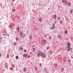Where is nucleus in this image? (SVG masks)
<instances>
[{"label":"nucleus","instance_id":"11","mask_svg":"<svg viewBox=\"0 0 73 73\" xmlns=\"http://www.w3.org/2000/svg\"><path fill=\"white\" fill-rule=\"evenodd\" d=\"M21 35L22 37H24L25 36V34L24 33L22 34Z\"/></svg>","mask_w":73,"mask_h":73},{"label":"nucleus","instance_id":"9","mask_svg":"<svg viewBox=\"0 0 73 73\" xmlns=\"http://www.w3.org/2000/svg\"><path fill=\"white\" fill-rule=\"evenodd\" d=\"M19 49L20 50H23V48L22 47H21V48H19Z\"/></svg>","mask_w":73,"mask_h":73},{"label":"nucleus","instance_id":"47","mask_svg":"<svg viewBox=\"0 0 73 73\" xmlns=\"http://www.w3.org/2000/svg\"><path fill=\"white\" fill-rule=\"evenodd\" d=\"M7 36H9V34H7Z\"/></svg>","mask_w":73,"mask_h":73},{"label":"nucleus","instance_id":"24","mask_svg":"<svg viewBox=\"0 0 73 73\" xmlns=\"http://www.w3.org/2000/svg\"><path fill=\"white\" fill-rule=\"evenodd\" d=\"M57 66V64H56L54 65V66H55V67H56V66Z\"/></svg>","mask_w":73,"mask_h":73},{"label":"nucleus","instance_id":"20","mask_svg":"<svg viewBox=\"0 0 73 73\" xmlns=\"http://www.w3.org/2000/svg\"><path fill=\"white\" fill-rule=\"evenodd\" d=\"M15 64H12V68H14V67H15Z\"/></svg>","mask_w":73,"mask_h":73},{"label":"nucleus","instance_id":"28","mask_svg":"<svg viewBox=\"0 0 73 73\" xmlns=\"http://www.w3.org/2000/svg\"><path fill=\"white\" fill-rule=\"evenodd\" d=\"M39 21H40V22H41V18H39Z\"/></svg>","mask_w":73,"mask_h":73},{"label":"nucleus","instance_id":"53","mask_svg":"<svg viewBox=\"0 0 73 73\" xmlns=\"http://www.w3.org/2000/svg\"><path fill=\"white\" fill-rule=\"evenodd\" d=\"M44 70H46V68H44Z\"/></svg>","mask_w":73,"mask_h":73},{"label":"nucleus","instance_id":"5","mask_svg":"<svg viewBox=\"0 0 73 73\" xmlns=\"http://www.w3.org/2000/svg\"><path fill=\"white\" fill-rule=\"evenodd\" d=\"M3 33L4 35H5H5H6V32H5V31H4L3 32Z\"/></svg>","mask_w":73,"mask_h":73},{"label":"nucleus","instance_id":"60","mask_svg":"<svg viewBox=\"0 0 73 73\" xmlns=\"http://www.w3.org/2000/svg\"><path fill=\"white\" fill-rule=\"evenodd\" d=\"M45 6H46V5H45Z\"/></svg>","mask_w":73,"mask_h":73},{"label":"nucleus","instance_id":"51","mask_svg":"<svg viewBox=\"0 0 73 73\" xmlns=\"http://www.w3.org/2000/svg\"><path fill=\"white\" fill-rule=\"evenodd\" d=\"M41 3H39V5H41Z\"/></svg>","mask_w":73,"mask_h":73},{"label":"nucleus","instance_id":"18","mask_svg":"<svg viewBox=\"0 0 73 73\" xmlns=\"http://www.w3.org/2000/svg\"><path fill=\"white\" fill-rule=\"evenodd\" d=\"M10 70H13V68H10Z\"/></svg>","mask_w":73,"mask_h":73},{"label":"nucleus","instance_id":"61","mask_svg":"<svg viewBox=\"0 0 73 73\" xmlns=\"http://www.w3.org/2000/svg\"><path fill=\"white\" fill-rule=\"evenodd\" d=\"M48 21V20H47V21Z\"/></svg>","mask_w":73,"mask_h":73},{"label":"nucleus","instance_id":"45","mask_svg":"<svg viewBox=\"0 0 73 73\" xmlns=\"http://www.w3.org/2000/svg\"><path fill=\"white\" fill-rule=\"evenodd\" d=\"M49 38L50 39H51V36H50V37H49Z\"/></svg>","mask_w":73,"mask_h":73},{"label":"nucleus","instance_id":"23","mask_svg":"<svg viewBox=\"0 0 73 73\" xmlns=\"http://www.w3.org/2000/svg\"><path fill=\"white\" fill-rule=\"evenodd\" d=\"M30 40H31L32 39V35H30Z\"/></svg>","mask_w":73,"mask_h":73},{"label":"nucleus","instance_id":"15","mask_svg":"<svg viewBox=\"0 0 73 73\" xmlns=\"http://www.w3.org/2000/svg\"><path fill=\"white\" fill-rule=\"evenodd\" d=\"M16 60H18V59L19 58V57L18 56H16Z\"/></svg>","mask_w":73,"mask_h":73},{"label":"nucleus","instance_id":"22","mask_svg":"<svg viewBox=\"0 0 73 73\" xmlns=\"http://www.w3.org/2000/svg\"><path fill=\"white\" fill-rule=\"evenodd\" d=\"M52 27H54V23H53L52 24Z\"/></svg>","mask_w":73,"mask_h":73},{"label":"nucleus","instance_id":"58","mask_svg":"<svg viewBox=\"0 0 73 73\" xmlns=\"http://www.w3.org/2000/svg\"><path fill=\"white\" fill-rule=\"evenodd\" d=\"M12 1H14V0H12Z\"/></svg>","mask_w":73,"mask_h":73},{"label":"nucleus","instance_id":"41","mask_svg":"<svg viewBox=\"0 0 73 73\" xmlns=\"http://www.w3.org/2000/svg\"><path fill=\"white\" fill-rule=\"evenodd\" d=\"M64 1H65V0H63L62 1V2H64Z\"/></svg>","mask_w":73,"mask_h":73},{"label":"nucleus","instance_id":"56","mask_svg":"<svg viewBox=\"0 0 73 73\" xmlns=\"http://www.w3.org/2000/svg\"><path fill=\"white\" fill-rule=\"evenodd\" d=\"M34 37H36V35L35 36H34Z\"/></svg>","mask_w":73,"mask_h":73},{"label":"nucleus","instance_id":"7","mask_svg":"<svg viewBox=\"0 0 73 73\" xmlns=\"http://www.w3.org/2000/svg\"><path fill=\"white\" fill-rule=\"evenodd\" d=\"M53 16H54V18L55 19H57L56 15H53Z\"/></svg>","mask_w":73,"mask_h":73},{"label":"nucleus","instance_id":"33","mask_svg":"<svg viewBox=\"0 0 73 73\" xmlns=\"http://www.w3.org/2000/svg\"><path fill=\"white\" fill-rule=\"evenodd\" d=\"M12 11H13L15 12V9H13Z\"/></svg>","mask_w":73,"mask_h":73},{"label":"nucleus","instance_id":"26","mask_svg":"<svg viewBox=\"0 0 73 73\" xmlns=\"http://www.w3.org/2000/svg\"><path fill=\"white\" fill-rule=\"evenodd\" d=\"M70 38L71 40H72V39H73V37L72 36H71L70 37Z\"/></svg>","mask_w":73,"mask_h":73},{"label":"nucleus","instance_id":"43","mask_svg":"<svg viewBox=\"0 0 73 73\" xmlns=\"http://www.w3.org/2000/svg\"><path fill=\"white\" fill-rule=\"evenodd\" d=\"M69 62H70V61H71V60L69 59Z\"/></svg>","mask_w":73,"mask_h":73},{"label":"nucleus","instance_id":"50","mask_svg":"<svg viewBox=\"0 0 73 73\" xmlns=\"http://www.w3.org/2000/svg\"><path fill=\"white\" fill-rule=\"evenodd\" d=\"M1 56V53H0V56Z\"/></svg>","mask_w":73,"mask_h":73},{"label":"nucleus","instance_id":"8","mask_svg":"<svg viewBox=\"0 0 73 73\" xmlns=\"http://www.w3.org/2000/svg\"><path fill=\"white\" fill-rule=\"evenodd\" d=\"M45 42V41L44 40H43L42 41V44H44V43Z\"/></svg>","mask_w":73,"mask_h":73},{"label":"nucleus","instance_id":"6","mask_svg":"<svg viewBox=\"0 0 73 73\" xmlns=\"http://www.w3.org/2000/svg\"><path fill=\"white\" fill-rule=\"evenodd\" d=\"M71 5V3L70 2H69L68 3V7H70V6Z\"/></svg>","mask_w":73,"mask_h":73},{"label":"nucleus","instance_id":"57","mask_svg":"<svg viewBox=\"0 0 73 73\" xmlns=\"http://www.w3.org/2000/svg\"><path fill=\"white\" fill-rule=\"evenodd\" d=\"M7 65H6V67H7Z\"/></svg>","mask_w":73,"mask_h":73},{"label":"nucleus","instance_id":"48","mask_svg":"<svg viewBox=\"0 0 73 73\" xmlns=\"http://www.w3.org/2000/svg\"><path fill=\"white\" fill-rule=\"evenodd\" d=\"M57 23V22H56V21H55L54 22V23Z\"/></svg>","mask_w":73,"mask_h":73},{"label":"nucleus","instance_id":"32","mask_svg":"<svg viewBox=\"0 0 73 73\" xmlns=\"http://www.w3.org/2000/svg\"><path fill=\"white\" fill-rule=\"evenodd\" d=\"M20 34H21V35H22V34H23V32H20Z\"/></svg>","mask_w":73,"mask_h":73},{"label":"nucleus","instance_id":"54","mask_svg":"<svg viewBox=\"0 0 73 73\" xmlns=\"http://www.w3.org/2000/svg\"><path fill=\"white\" fill-rule=\"evenodd\" d=\"M11 5H13V3H11Z\"/></svg>","mask_w":73,"mask_h":73},{"label":"nucleus","instance_id":"2","mask_svg":"<svg viewBox=\"0 0 73 73\" xmlns=\"http://www.w3.org/2000/svg\"><path fill=\"white\" fill-rule=\"evenodd\" d=\"M42 54V52H41V51H39L38 52V55H37V57H39V56H41V55Z\"/></svg>","mask_w":73,"mask_h":73},{"label":"nucleus","instance_id":"30","mask_svg":"<svg viewBox=\"0 0 73 73\" xmlns=\"http://www.w3.org/2000/svg\"><path fill=\"white\" fill-rule=\"evenodd\" d=\"M62 72L64 71V68H62L61 69Z\"/></svg>","mask_w":73,"mask_h":73},{"label":"nucleus","instance_id":"14","mask_svg":"<svg viewBox=\"0 0 73 73\" xmlns=\"http://www.w3.org/2000/svg\"><path fill=\"white\" fill-rule=\"evenodd\" d=\"M55 28V27H53V26L52 27L50 28V29H53L54 28Z\"/></svg>","mask_w":73,"mask_h":73},{"label":"nucleus","instance_id":"31","mask_svg":"<svg viewBox=\"0 0 73 73\" xmlns=\"http://www.w3.org/2000/svg\"><path fill=\"white\" fill-rule=\"evenodd\" d=\"M60 24H62V21L60 20Z\"/></svg>","mask_w":73,"mask_h":73},{"label":"nucleus","instance_id":"10","mask_svg":"<svg viewBox=\"0 0 73 73\" xmlns=\"http://www.w3.org/2000/svg\"><path fill=\"white\" fill-rule=\"evenodd\" d=\"M72 12H73V9H71L70 11V13L71 14L72 13Z\"/></svg>","mask_w":73,"mask_h":73},{"label":"nucleus","instance_id":"38","mask_svg":"<svg viewBox=\"0 0 73 73\" xmlns=\"http://www.w3.org/2000/svg\"><path fill=\"white\" fill-rule=\"evenodd\" d=\"M10 27L11 29H12V27L11 26V25H10Z\"/></svg>","mask_w":73,"mask_h":73},{"label":"nucleus","instance_id":"25","mask_svg":"<svg viewBox=\"0 0 73 73\" xmlns=\"http://www.w3.org/2000/svg\"><path fill=\"white\" fill-rule=\"evenodd\" d=\"M49 53L50 54H51L52 53V51H50V52Z\"/></svg>","mask_w":73,"mask_h":73},{"label":"nucleus","instance_id":"12","mask_svg":"<svg viewBox=\"0 0 73 73\" xmlns=\"http://www.w3.org/2000/svg\"><path fill=\"white\" fill-rule=\"evenodd\" d=\"M68 32V30H66L65 31H64V33H65V34H66V33H67V32Z\"/></svg>","mask_w":73,"mask_h":73},{"label":"nucleus","instance_id":"52","mask_svg":"<svg viewBox=\"0 0 73 73\" xmlns=\"http://www.w3.org/2000/svg\"><path fill=\"white\" fill-rule=\"evenodd\" d=\"M71 58H73V57L72 56H71Z\"/></svg>","mask_w":73,"mask_h":73},{"label":"nucleus","instance_id":"62","mask_svg":"<svg viewBox=\"0 0 73 73\" xmlns=\"http://www.w3.org/2000/svg\"><path fill=\"white\" fill-rule=\"evenodd\" d=\"M71 52H72V50H71Z\"/></svg>","mask_w":73,"mask_h":73},{"label":"nucleus","instance_id":"40","mask_svg":"<svg viewBox=\"0 0 73 73\" xmlns=\"http://www.w3.org/2000/svg\"><path fill=\"white\" fill-rule=\"evenodd\" d=\"M63 61H65V58H63Z\"/></svg>","mask_w":73,"mask_h":73},{"label":"nucleus","instance_id":"27","mask_svg":"<svg viewBox=\"0 0 73 73\" xmlns=\"http://www.w3.org/2000/svg\"><path fill=\"white\" fill-rule=\"evenodd\" d=\"M16 45V42H15L14 43V45Z\"/></svg>","mask_w":73,"mask_h":73},{"label":"nucleus","instance_id":"34","mask_svg":"<svg viewBox=\"0 0 73 73\" xmlns=\"http://www.w3.org/2000/svg\"><path fill=\"white\" fill-rule=\"evenodd\" d=\"M24 52H25V53H26V52H27V50H26L25 49L24 50Z\"/></svg>","mask_w":73,"mask_h":73},{"label":"nucleus","instance_id":"44","mask_svg":"<svg viewBox=\"0 0 73 73\" xmlns=\"http://www.w3.org/2000/svg\"><path fill=\"white\" fill-rule=\"evenodd\" d=\"M58 20H59L60 19V17H58Z\"/></svg>","mask_w":73,"mask_h":73},{"label":"nucleus","instance_id":"46","mask_svg":"<svg viewBox=\"0 0 73 73\" xmlns=\"http://www.w3.org/2000/svg\"><path fill=\"white\" fill-rule=\"evenodd\" d=\"M40 66H41V63L40 64Z\"/></svg>","mask_w":73,"mask_h":73},{"label":"nucleus","instance_id":"3","mask_svg":"<svg viewBox=\"0 0 73 73\" xmlns=\"http://www.w3.org/2000/svg\"><path fill=\"white\" fill-rule=\"evenodd\" d=\"M42 56V58H45L46 57V55L45 54V53H42V55H41Z\"/></svg>","mask_w":73,"mask_h":73},{"label":"nucleus","instance_id":"55","mask_svg":"<svg viewBox=\"0 0 73 73\" xmlns=\"http://www.w3.org/2000/svg\"><path fill=\"white\" fill-rule=\"evenodd\" d=\"M66 40H68V38H66Z\"/></svg>","mask_w":73,"mask_h":73},{"label":"nucleus","instance_id":"4","mask_svg":"<svg viewBox=\"0 0 73 73\" xmlns=\"http://www.w3.org/2000/svg\"><path fill=\"white\" fill-rule=\"evenodd\" d=\"M23 57L25 58H26L27 57V55L25 54H23Z\"/></svg>","mask_w":73,"mask_h":73},{"label":"nucleus","instance_id":"39","mask_svg":"<svg viewBox=\"0 0 73 73\" xmlns=\"http://www.w3.org/2000/svg\"><path fill=\"white\" fill-rule=\"evenodd\" d=\"M49 46H48L47 48V49L48 50V49H49Z\"/></svg>","mask_w":73,"mask_h":73},{"label":"nucleus","instance_id":"16","mask_svg":"<svg viewBox=\"0 0 73 73\" xmlns=\"http://www.w3.org/2000/svg\"><path fill=\"white\" fill-rule=\"evenodd\" d=\"M16 41H18V40H19V38L16 37Z\"/></svg>","mask_w":73,"mask_h":73},{"label":"nucleus","instance_id":"19","mask_svg":"<svg viewBox=\"0 0 73 73\" xmlns=\"http://www.w3.org/2000/svg\"><path fill=\"white\" fill-rule=\"evenodd\" d=\"M61 37V35H60L58 36V38H60V37Z\"/></svg>","mask_w":73,"mask_h":73},{"label":"nucleus","instance_id":"37","mask_svg":"<svg viewBox=\"0 0 73 73\" xmlns=\"http://www.w3.org/2000/svg\"><path fill=\"white\" fill-rule=\"evenodd\" d=\"M7 58H9V54H7Z\"/></svg>","mask_w":73,"mask_h":73},{"label":"nucleus","instance_id":"1","mask_svg":"<svg viewBox=\"0 0 73 73\" xmlns=\"http://www.w3.org/2000/svg\"><path fill=\"white\" fill-rule=\"evenodd\" d=\"M67 48L68 49L67 50V51L69 52L72 49V48L71 47L70 48V42H67Z\"/></svg>","mask_w":73,"mask_h":73},{"label":"nucleus","instance_id":"36","mask_svg":"<svg viewBox=\"0 0 73 73\" xmlns=\"http://www.w3.org/2000/svg\"><path fill=\"white\" fill-rule=\"evenodd\" d=\"M37 67H35V69L36 70H37Z\"/></svg>","mask_w":73,"mask_h":73},{"label":"nucleus","instance_id":"49","mask_svg":"<svg viewBox=\"0 0 73 73\" xmlns=\"http://www.w3.org/2000/svg\"><path fill=\"white\" fill-rule=\"evenodd\" d=\"M44 37H46V35H45Z\"/></svg>","mask_w":73,"mask_h":73},{"label":"nucleus","instance_id":"29","mask_svg":"<svg viewBox=\"0 0 73 73\" xmlns=\"http://www.w3.org/2000/svg\"><path fill=\"white\" fill-rule=\"evenodd\" d=\"M33 52H35V48H33Z\"/></svg>","mask_w":73,"mask_h":73},{"label":"nucleus","instance_id":"21","mask_svg":"<svg viewBox=\"0 0 73 73\" xmlns=\"http://www.w3.org/2000/svg\"><path fill=\"white\" fill-rule=\"evenodd\" d=\"M2 38L1 37H0V42L1 41V40H2Z\"/></svg>","mask_w":73,"mask_h":73},{"label":"nucleus","instance_id":"35","mask_svg":"<svg viewBox=\"0 0 73 73\" xmlns=\"http://www.w3.org/2000/svg\"><path fill=\"white\" fill-rule=\"evenodd\" d=\"M27 57L28 58H30V55H28L27 56Z\"/></svg>","mask_w":73,"mask_h":73},{"label":"nucleus","instance_id":"42","mask_svg":"<svg viewBox=\"0 0 73 73\" xmlns=\"http://www.w3.org/2000/svg\"><path fill=\"white\" fill-rule=\"evenodd\" d=\"M65 4H68V2H66V3H65Z\"/></svg>","mask_w":73,"mask_h":73},{"label":"nucleus","instance_id":"59","mask_svg":"<svg viewBox=\"0 0 73 73\" xmlns=\"http://www.w3.org/2000/svg\"><path fill=\"white\" fill-rule=\"evenodd\" d=\"M58 8H60V6H58Z\"/></svg>","mask_w":73,"mask_h":73},{"label":"nucleus","instance_id":"13","mask_svg":"<svg viewBox=\"0 0 73 73\" xmlns=\"http://www.w3.org/2000/svg\"><path fill=\"white\" fill-rule=\"evenodd\" d=\"M27 70L26 69V68H24L23 69V71L24 72H25Z\"/></svg>","mask_w":73,"mask_h":73},{"label":"nucleus","instance_id":"17","mask_svg":"<svg viewBox=\"0 0 73 73\" xmlns=\"http://www.w3.org/2000/svg\"><path fill=\"white\" fill-rule=\"evenodd\" d=\"M17 29L18 31H19V27H17Z\"/></svg>","mask_w":73,"mask_h":73}]
</instances>
